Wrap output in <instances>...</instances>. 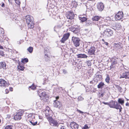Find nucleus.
I'll use <instances>...</instances> for the list:
<instances>
[{
	"label": "nucleus",
	"mask_w": 129,
	"mask_h": 129,
	"mask_svg": "<svg viewBox=\"0 0 129 129\" xmlns=\"http://www.w3.org/2000/svg\"><path fill=\"white\" fill-rule=\"evenodd\" d=\"M74 3L76 5H77V3L76 2H74Z\"/></svg>",
	"instance_id": "53"
},
{
	"label": "nucleus",
	"mask_w": 129,
	"mask_h": 129,
	"mask_svg": "<svg viewBox=\"0 0 129 129\" xmlns=\"http://www.w3.org/2000/svg\"><path fill=\"white\" fill-rule=\"evenodd\" d=\"M86 63H87V65L88 66H90L91 65V63L90 61L89 60L88 61H86Z\"/></svg>",
	"instance_id": "37"
},
{
	"label": "nucleus",
	"mask_w": 129,
	"mask_h": 129,
	"mask_svg": "<svg viewBox=\"0 0 129 129\" xmlns=\"http://www.w3.org/2000/svg\"><path fill=\"white\" fill-rule=\"evenodd\" d=\"M6 93H8V92H9L8 90H7V89H6Z\"/></svg>",
	"instance_id": "47"
},
{
	"label": "nucleus",
	"mask_w": 129,
	"mask_h": 129,
	"mask_svg": "<svg viewBox=\"0 0 129 129\" xmlns=\"http://www.w3.org/2000/svg\"><path fill=\"white\" fill-rule=\"evenodd\" d=\"M77 111L80 113H83V112L79 110H77Z\"/></svg>",
	"instance_id": "42"
},
{
	"label": "nucleus",
	"mask_w": 129,
	"mask_h": 129,
	"mask_svg": "<svg viewBox=\"0 0 129 129\" xmlns=\"http://www.w3.org/2000/svg\"><path fill=\"white\" fill-rule=\"evenodd\" d=\"M89 127L87 124L85 125L82 128V129H88Z\"/></svg>",
	"instance_id": "38"
},
{
	"label": "nucleus",
	"mask_w": 129,
	"mask_h": 129,
	"mask_svg": "<svg viewBox=\"0 0 129 129\" xmlns=\"http://www.w3.org/2000/svg\"><path fill=\"white\" fill-rule=\"evenodd\" d=\"M105 85V84L103 82H101L98 85L97 87L99 89H102Z\"/></svg>",
	"instance_id": "18"
},
{
	"label": "nucleus",
	"mask_w": 129,
	"mask_h": 129,
	"mask_svg": "<svg viewBox=\"0 0 129 129\" xmlns=\"http://www.w3.org/2000/svg\"><path fill=\"white\" fill-rule=\"evenodd\" d=\"M86 25H89L91 24V21H90L88 20L86 22Z\"/></svg>",
	"instance_id": "36"
},
{
	"label": "nucleus",
	"mask_w": 129,
	"mask_h": 129,
	"mask_svg": "<svg viewBox=\"0 0 129 129\" xmlns=\"http://www.w3.org/2000/svg\"><path fill=\"white\" fill-rule=\"evenodd\" d=\"M128 40H129V37H128Z\"/></svg>",
	"instance_id": "59"
},
{
	"label": "nucleus",
	"mask_w": 129,
	"mask_h": 129,
	"mask_svg": "<svg viewBox=\"0 0 129 129\" xmlns=\"http://www.w3.org/2000/svg\"><path fill=\"white\" fill-rule=\"evenodd\" d=\"M88 108V109H90L91 108V106L90 104H88L87 105Z\"/></svg>",
	"instance_id": "41"
},
{
	"label": "nucleus",
	"mask_w": 129,
	"mask_h": 129,
	"mask_svg": "<svg viewBox=\"0 0 129 129\" xmlns=\"http://www.w3.org/2000/svg\"><path fill=\"white\" fill-rule=\"evenodd\" d=\"M70 35V34L69 33H67L64 34L61 40V42L62 43H64V42L69 38Z\"/></svg>",
	"instance_id": "10"
},
{
	"label": "nucleus",
	"mask_w": 129,
	"mask_h": 129,
	"mask_svg": "<svg viewBox=\"0 0 129 129\" xmlns=\"http://www.w3.org/2000/svg\"><path fill=\"white\" fill-rule=\"evenodd\" d=\"M1 122V120L0 119V123Z\"/></svg>",
	"instance_id": "61"
},
{
	"label": "nucleus",
	"mask_w": 129,
	"mask_h": 129,
	"mask_svg": "<svg viewBox=\"0 0 129 129\" xmlns=\"http://www.w3.org/2000/svg\"><path fill=\"white\" fill-rule=\"evenodd\" d=\"M60 129H66L65 127L64 126H62Z\"/></svg>",
	"instance_id": "45"
},
{
	"label": "nucleus",
	"mask_w": 129,
	"mask_h": 129,
	"mask_svg": "<svg viewBox=\"0 0 129 129\" xmlns=\"http://www.w3.org/2000/svg\"><path fill=\"white\" fill-rule=\"evenodd\" d=\"M28 61V60L27 58H25L22 59L21 60V62L22 63H26Z\"/></svg>",
	"instance_id": "33"
},
{
	"label": "nucleus",
	"mask_w": 129,
	"mask_h": 129,
	"mask_svg": "<svg viewBox=\"0 0 129 129\" xmlns=\"http://www.w3.org/2000/svg\"><path fill=\"white\" fill-rule=\"evenodd\" d=\"M109 106L110 108H114L116 109H119V112H121L122 108L119 104H118L117 102L111 101L109 103Z\"/></svg>",
	"instance_id": "2"
},
{
	"label": "nucleus",
	"mask_w": 129,
	"mask_h": 129,
	"mask_svg": "<svg viewBox=\"0 0 129 129\" xmlns=\"http://www.w3.org/2000/svg\"><path fill=\"white\" fill-rule=\"evenodd\" d=\"M49 122L50 124L53 126L58 127L59 124L57 120L53 119L50 120Z\"/></svg>",
	"instance_id": "7"
},
{
	"label": "nucleus",
	"mask_w": 129,
	"mask_h": 129,
	"mask_svg": "<svg viewBox=\"0 0 129 129\" xmlns=\"http://www.w3.org/2000/svg\"><path fill=\"white\" fill-rule=\"evenodd\" d=\"M59 97H58V96H57V97H56V100H57V99H59Z\"/></svg>",
	"instance_id": "51"
},
{
	"label": "nucleus",
	"mask_w": 129,
	"mask_h": 129,
	"mask_svg": "<svg viewBox=\"0 0 129 129\" xmlns=\"http://www.w3.org/2000/svg\"><path fill=\"white\" fill-rule=\"evenodd\" d=\"M45 56H47V54H45Z\"/></svg>",
	"instance_id": "56"
},
{
	"label": "nucleus",
	"mask_w": 129,
	"mask_h": 129,
	"mask_svg": "<svg viewBox=\"0 0 129 129\" xmlns=\"http://www.w3.org/2000/svg\"><path fill=\"white\" fill-rule=\"evenodd\" d=\"M9 84L4 80L0 79V86L2 87H6L8 86Z\"/></svg>",
	"instance_id": "11"
},
{
	"label": "nucleus",
	"mask_w": 129,
	"mask_h": 129,
	"mask_svg": "<svg viewBox=\"0 0 129 129\" xmlns=\"http://www.w3.org/2000/svg\"><path fill=\"white\" fill-rule=\"evenodd\" d=\"M125 78L126 79H129V72H126L120 75V78Z\"/></svg>",
	"instance_id": "12"
},
{
	"label": "nucleus",
	"mask_w": 129,
	"mask_h": 129,
	"mask_svg": "<svg viewBox=\"0 0 129 129\" xmlns=\"http://www.w3.org/2000/svg\"><path fill=\"white\" fill-rule=\"evenodd\" d=\"M78 58H87V56L84 54H78L77 55Z\"/></svg>",
	"instance_id": "20"
},
{
	"label": "nucleus",
	"mask_w": 129,
	"mask_h": 129,
	"mask_svg": "<svg viewBox=\"0 0 129 129\" xmlns=\"http://www.w3.org/2000/svg\"><path fill=\"white\" fill-rule=\"evenodd\" d=\"M72 31L75 33H77L79 32V28L76 27V26H75V27H74V28H73L72 29Z\"/></svg>",
	"instance_id": "19"
},
{
	"label": "nucleus",
	"mask_w": 129,
	"mask_h": 129,
	"mask_svg": "<svg viewBox=\"0 0 129 129\" xmlns=\"http://www.w3.org/2000/svg\"><path fill=\"white\" fill-rule=\"evenodd\" d=\"M0 49H3V47H2V46H1L0 45Z\"/></svg>",
	"instance_id": "49"
},
{
	"label": "nucleus",
	"mask_w": 129,
	"mask_h": 129,
	"mask_svg": "<svg viewBox=\"0 0 129 129\" xmlns=\"http://www.w3.org/2000/svg\"><path fill=\"white\" fill-rule=\"evenodd\" d=\"M105 80L106 82L107 83H109L110 81V78L109 75H107L105 79Z\"/></svg>",
	"instance_id": "31"
},
{
	"label": "nucleus",
	"mask_w": 129,
	"mask_h": 129,
	"mask_svg": "<svg viewBox=\"0 0 129 129\" xmlns=\"http://www.w3.org/2000/svg\"><path fill=\"white\" fill-rule=\"evenodd\" d=\"M97 7L99 11H102L104 8V6L103 3L100 2L98 4Z\"/></svg>",
	"instance_id": "15"
},
{
	"label": "nucleus",
	"mask_w": 129,
	"mask_h": 129,
	"mask_svg": "<svg viewBox=\"0 0 129 129\" xmlns=\"http://www.w3.org/2000/svg\"><path fill=\"white\" fill-rule=\"evenodd\" d=\"M27 50L30 53H32L33 51V48L32 47H30L27 48Z\"/></svg>",
	"instance_id": "27"
},
{
	"label": "nucleus",
	"mask_w": 129,
	"mask_h": 129,
	"mask_svg": "<svg viewBox=\"0 0 129 129\" xmlns=\"http://www.w3.org/2000/svg\"><path fill=\"white\" fill-rule=\"evenodd\" d=\"M117 25H119V24H116V27H117Z\"/></svg>",
	"instance_id": "52"
},
{
	"label": "nucleus",
	"mask_w": 129,
	"mask_h": 129,
	"mask_svg": "<svg viewBox=\"0 0 129 129\" xmlns=\"http://www.w3.org/2000/svg\"><path fill=\"white\" fill-rule=\"evenodd\" d=\"M5 5V4L4 3H3L2 5V6L3 7H4Z\"/></svg>",
	"instance_id": "48"
},
{
	"label": "nucleus",
	"mask_w": 129,
	"mask_h": 129,
	"mask_svg": "<svg viewBox=\"0 0 129 129\" xmlns=\"http://www.w3.org/2000/svg\"><path fill=\"white\" fill-rule=\"evenodd\" d=\"M102 27V25H100V28Z\"/></svg>",
	"instance_id": "55"
},
{
	"label": "nucleus",
	"mask_w": 129,
	"mask_h": 129,
	"mask_svg": "<svg viewBox=\"0 0 129 129\" xmlns=\"http://www.w3.org/2000/svg\"><path fill=\"white\" fill-rule=\"evenodd\" d=\"M74 15L72 12H69L67 13V18L72 19L74 18Z\"/></svg>",
	"instance_id": "13"
},
{
	"label": "nucleus",
	"mask_w": 129,
	"mask_h": 129,
	"mask_svg": "<svg viewBox=\"0 0 129 129\" xmlns=\"http://www.w3.org/2000/svg\"><path fill=\"white\" fill-rule=\"evenodd\" d=\"M82 17V16H81V17H79V19L82 22H84L87 20V19L86 17Z\"/></svg>",
	"instance_id": "23"
},
{
	"label": "nucleus",
	"mask_w": 129,
	"mask_h": 129,
	"mask_svg": "<svg viewBox=\"0 0 129 129\" xmlns=\"http://www.w3.org/2000/svg\"><path fill=\"white\" fill-rule=\"evenodd\" d=\"M100 19V17L98 16H96L94 17L93 18V20L98 21Z\"/></svg>",
	"instance_id": "25"
},
{
	"label": "nucleus",
	"mask_w": 129,
	"mask_h": 129,
	"mask_svg": "<svg viewBox=\"0 0 129 129\" xmlns=\"http://www.w3.org/2000/svg\"><path fill=\"white\" fill-rule=\"evenodd\" d=\"M13 127L12 125H7L5 127V129H12Z\"/></svg>",
	"instance_id": "30"
},
{
	"label": "nucleus",
	"mask_w": 129,
	"mask_h": 129,
	"mask_svg": "<svg viewBox=\"0 0 129 129\" xmlns=\"http://www.w3.org/2000/svg\"><path fill=\"white\" fill-rule=\"evenodd\" d=\"M15 3L17 4L19 6H20L21 4V2L20 0H14Z\"/></svg>",
	"instance_id": "35"
},
{
	"label": "nucleus",
	"mask_w": 129,
	"mask_h": 129,
	"mask_svg": "<svg viewBox=\"0 0 129 129\" xmlns=\"http://www.w3.org/2000/svg\"><path fill=\"white\" fill-rule=\"evenodd\" d=\"M26 22L28 24V26L30 28L34 27L33 18L30 15H28L26 17Z\"/></svg>",
	"instance_id": "1"
},
{
	"label": "nucleus",
	"mask_w": 129,
	"mask_h": 129,
	"mask_svg": "<svg viewBox=\"0 0 129 129\" xmlns=\"http://www.w3.org/2000/svg\"><path fill=\"white\" fill-rule=\"evenodd\" d=\"M23 110H22L17 112L16 115L14 116V119L15 120H18L21 119V116L22 115L23 113Z\"/></svg>",
	"instance_id": "5"
},
{
	"label": "nucleus",
	"mask_w": 129,
	"mask_h": 129,
	"mask_svg": "<svg viewBox=\"0 0 129 129\" xmlns=\"http://www.w3.org/2000/svg\"><path fill=\"white\" fill-rule=\"evenodd\" d=\"M118 58H112L111 61L112 66L116 64L117 63Z\"/></svg>",
	"instance_id": "17"
},
{
	"label": "nucleus",
	"mask_w": 129,
	"mask_h": 129,
	"mask_svg": "<svg viewBox=\"0 0 129 129\" xmlns=\"http://www.w3.org/2000/svg\"><path fill=\"white\" fill-rule=\"evenodd\" d=\"M63 72L64 74H66L67 73V71L64 69L63 70Z\"/></svg>",
	"instance_id": "40"
},
{
	"label": "nucleus",
	"mask_w": 129,
	"mask_h": 129,
	"mask_svg": "<svg viewBox=\"0 0 129 129\" xmlns=\"http://www.w3.org/2000/svg\"><path fill=\"white\" fill-rule=\"evenodd\" d=\"M103 26H106V25H104Z\"/></svg>",
	"instance_id": "58"
},
{
	"label": "nucleus",
	"mask_w": 129,
	"mask_h": 129,
	"mask_svg": "<svg viewBox=\"0 0 129 129\" xmlns=\"http://www.w3.org/2000/svg\"><path fill=\"white\" fill-rule=\"evenodd\" d=\"M39 95L41 98V99L43 101L46 102L48 99V95L46 92H40L39 91L38 92Z\"/></svg>",
	"instance_id": "3"
},
{
	"label": "nucleus",
	"mask_w": 129,
	"mask_h": 129,
	"mask_svg": "<svg viewBox=\"0 0 129 129\" xmlns=\"http://www.w3.org/2000/svg\"><path fill=\"white\" fill-rule=\"evenodd\" d=\"M113 33V31L111 29H106L104 31L103 35V36L105 37H110L112 35Z\"/></svg>",
	"instance_id": "4"
},
{
	"label": "nucleus",
	"mask_w": 129,
	"mask_h": 129,
	"mask_svg": "<svg viewBox=\"0 0 129 129\" xmlns=\"http://www.w3.org/2000/svg\"><path fill=\"white\" fill-rule=\"evenodd\" d=\"M46 115L47 119L48 120L49 122V121H50V120L53 119L52 118L51 115L46 114Z\"/></svg>",
	"instance_id": "22"
},
{
	"label": "nucleus",
	"mask_w": 129,
	"mask_h": 129,
	"mask_svg": "<svg viewBox=\"0 0 129 129\" xmlns=\"http://www.w3.org/2000/svg\"><path fill=\"white\" fill-rule=\"evenodd\" d=\"M18 68L19 71H23L24 69V67L21 66H18Z\"/></svg>",
	"instance_id": "28"
},
{
	"label": "nucleus",
	"mask_w": 129,
	"mask_h": 129,
	"mask_svg": "<svg viewBox=\"0 0 129 129\" xmlns=\"http://www.w3.org/2000/svg\"><path fill=\"white\" fill-rule=\"evenodd\" d=\"M39 118L40 119H42L41 118H40V117H39Z\"/></svg>",
	"instance_id": "57"
},
{
	"label": "nucleus",
	"mask_w": 129,
	"mask_h": 129,
	"mask_svg": "<svg viewBox=\"0 0 129 129\" xmlns=\"http://www.w3.org/2000/svg\"><path fill=\"white\" fill-rule=\"evenodd\" d=\"M30 122L31 124L34 126L36 125L37 123V121H36L34 122V121H30Z\"/></svg>",
	"instance_id": "32"
},
{
	"label": "nucleus",
	"mask_w": 129,
	"mask_h": 129,
	"mask_svg": "<svg viewBox=\"0 0 129 129\" xmlns=\"http://www.w3.org/2000/svg\"><path fill=\"white\" fill-rule=\"evenodd\" d=\"M78 99L79 101H81L83 100V98L81 96H79L78 97Z\"/></svg>",
	"instance_id": "39"
},
{
	"label": "nucleus",
	"mask_w": 129,
	"mask_h": 129,
	"mask_svg": "<svg viewBox=\"0 0 129 129\" xmlns=\"http://www.w3.org/2000/svg\"><path fill=\"white\" fill-rule=\"evenodd\" d=\"M110 90V88L108 87L104 88V93H107L109 92Z\"/></svg>",
	"instance_id": "29"
},
{
	"label": "nucleus",
	"mask_w": 129,
	"mask_h": 129,
	"mask_svg": "<svg viewBox=\"0 0 129 129\" xmlns=\"http://www.w3.org/2000/svg\"><path fill=\"white\" fill-rule=\"evenodd\" d=\"M98 76L99 77V78H102V76L101 75H100V76Z\"/></svg>",
	"instance_id": "50"
},
{
	"label": "nucleus",
	"mask_w": 129,
	"mask_h": 129,
	"mask_svg": "<svg viewBox=\"0 0 129 129\" xmlns=\"http://www.w3.org/2000/svg\"><path fill=\"white\" fill-rule=\"evenodd\" d=\"M9 1V0H8Z\"/></svg>",
	"instance_id": "62"
},
{
	"label": "nucleus",
	"mask_w": 129,
	"mask_h": 129,
	"mask_svg": "<svg viewBox=\"0 0 129 129\" xmlns=\"http://www.w3.org/2000/svg\"><path fill=\"white\" fill-rule=\"evenodd\" d=\"M123 13L122 12L119 11L116 14L115 16V18L116 20H120L123 18Z\"/></svg>",
	"instance_id": "8"
},
{
	"label": "nucleus",
	"mask_w": 129,
	"mask_h": 129,
	"mask_svg": "<svg viewBox=\"0 0 129 129\" xmlns=\"http://www.w3.org/2000/svg\"><path fill=\"white\" fill-rule=\"evenodd\" d=\"M102 41H103L104 42H105L104 40V39H102Z\"/></svg>",
	"instance_id": "54"
},
{
	"label": "nucleus",
	"mask_w": 129,
	"mask_h": 129,
	"mask_svg": "<svg viewBox=\"0 0 129 129\" xmlns=\"http://www.w3.org/2000/svg\"><path fill=\"white\" fill-rule=\"evenodd\" d=\"M1 65V68H3V69H6V64L4 62H1L0 63Z\"/></svg>",
	"instance_id": "21"
},
{
	"label": "nucleus",
	"mask_w": 129,
	"mask_h": 129,
	"mask_svg": "<svg viewBox=\"0 0 129 129\" xmlns=\"http://www.w3.org/2000/svg\"><path fill=\"white\" fill-rule=\"evenodd\" d=\"M29 88H31L32 90H34L36 88V86L33 84L32 85L29 87Z\"/></svg>",
	"instance_id": "34"
},
{
	"label": "nucleus",
	"mask_w": 129,
	"mask_h": 129,
	"mask_svg": "<svg viewBox=\"0 0 129 129\" xmlns=\"http://www.w3.org/2000/svg\"><path fill=\"white\" fill-rule=\"evenodd\" d=\"M103 103L105 105H107L109 106V103H107V102L106 103V102H103Z\"/></svg>",
	"instance_id": "43"
},
{
	"label": "nucleus",
	"mask_w": 129,
	"mask_h": 129,
	"mask_svg": "<svg viewBox=\"0 0 129 129\" xmlns=\"http://www.w3.org/2000/svg\"><path fill=\"white\" fill-rule=\"evenodd\" d=\"M78 125L74 122H71L70 124V127L72 129H78Z\"/></svg>",
	"instance_id": "14"
},
{
	"label": "nucleus",
	"mask_w": 129,
	"mask_h": 129,
	"mask_svg": "<svg viewBox=\"0 0 129 129\" xmlns=\"http://www.w3.org/2000/svg\"><path fill=\"white\" fill-rule=\"evenodd\" d=\"M95 50V48L94 47H92L89 50L88 53L90 55H92L94 54Z\"/></svg>",
	"instance_id": "16"
},
{
	"label": "nucleus",
	"mask_w": 129,
	"mask_h": 129,
	"mask_svg": "<svg viewBox=\"0 0 129 129\" xmlns=\"http://www.w3.org/2000/svg\"><path fill=\"white\" fill-rule=\"evenodd\" d=\"M126 106H129V103L127 102V103L126 104Z\"/></svg>",
	"instance_id": "44"
},
{
	"label": "nucleus",
	"mask_w": 129,
	"mask_h": 129,
	"mask_svg": "<svg viewBox=\"0 0 129 129\" xmlns=\"http://www.w3.org/2000/svg\"><path fill=\"white\" fill-rule=\"evenodd\" d=\"M115 86L116 89H117L120 92H122V90L121 87L118 85H115Z\"/></svg>",
	"instance_id": "26"
},
{
	"label": "nucleus",
	"mask_w": 129,
	"mask_h": 129,
	"mask_svg": "<svg viewBox=\"0 0 129 129\" xmlns=\"http://www.w3.org/2000/svg\"><path fill=\"white\" fill-rule=\"evenodd\" d=\"M72 40L75 47H77L79 46L80 40L79 38L73 37L72 38Z\"/></svg>",
	"instance_id": "6"
},
{
	"label": "nucleus",
	"mask_w": 129,
	"mask_h": 129,
	"mask_svg": "<svg viewBox=\"0 0 129 129\" xmlns=\"http://www.w3.org/2000/svg\"><path fill=\"white\" fill-rule=\"evenodd\" d=\"M118 102L119 103L122 105L124 103V100L120 98L118 99Z\"/></svg>",
	"instance_id": "24"
},
{
	"label": "nucleus",
	"mask_w": 129,
	"mask_h": 129,
	"mask_svg": "<svg viewBox=\"0 0 129 129\" xmlns=\"http://www.w3.org/2000/svg\"><path fill=\"white\" fill-rule=\"evenodd\" d=\"M104 44L106 45H108V43L106 42H104Z\"/></svg>",
	"instance_id": "46"
},
{
	"label": "nucleus",
	"mask_w": 129,
	"mask_h": 129,
	"mask_svg": "<svg viewBox=\"0 0 129 129\" xmlns=\"http://www.w3.org/2000/svg\"><path fill=\"white\" fill-rule=\"evenodd\" d=\"M110 67L111 68V67H112V66H111Z\"/></svg>",
	"instance_id": "60"
},
{
	"label": "nucleus",
	"mask_w": 129,
	"mask_h": 129,
	"mask_svg": "<svg viewBox=\"0 0 129 129\" xmlns=\"http://www.w3.org/2000/svg\"><path fill=\"white\" fill-rule=\"evenodd\" d=\"M53 105L54 107L56 108H58L59 109H62V105L61 103L59 101L55 100L54 102Z\"/></svg>",
	"instance_id": "9"
}]
</instances>
